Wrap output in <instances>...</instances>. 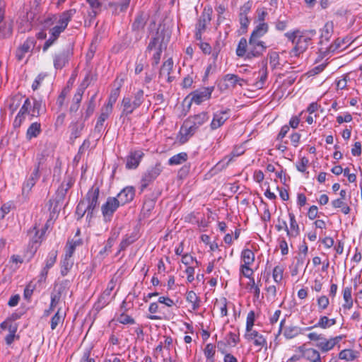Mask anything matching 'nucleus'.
Masks as SVG:
<instances>
[{
  "instance_id": "nucleus-56",
  "label": "nucleus",
  "mask_w": 362,
  "mask_h": 362,
  "mask_svg": "<svg viewBox=\"0 0 362 362\" xmlns=\"http://www.w3.org/2000/svg\"><path fill=\"white\" fill-rule=\"evenodd\" d=\"M18 327L9 326V333L5 337V341L7 345H11L16 339H18L19 337L16 335Z\"/></svg>"
},
{
  "instance_id": "nucleus-57",
  "label": "nucleus",
  "mask_w": 362,
  "mask_h": 362,
  "mask_svg": "<svg viewBox=\"0 0 362 362\" xmlns=\"http://www.w3.org/2000/svg\"><path fill=\"white\" fill-rule=\"evenodd\" d=\"M57 257V251L54 250H51L48 253V255L45 259V267L48 269L52 268L56 262Z\"/></svg>"
},
{
  "instance_id": "nucleus-25",
  "label": "nucleus",
  "mask_w": 362,
  "mask_h": 362,
  "mask_svg": "<svg viewBox=\"0 0 362 362\" xmlns=\"http://www.w3.org/2000/svg\"><path fill=\"white\" fill-rule=\"evenodd\" d=\"M245 337L248 340H253L254 344L257 346L262 347L267 344L266 339L263 335L260 334L256 330L247 332Z\"/></svg>"
},
{
  "instance_id": "nucleus-14",
  "label": "nucleus",
  "mask_w": 362,
  "mask_h": 362,
  "mask_svg": "<svg viewBox=\"0 0 362 362\" xmlns=\"http://www.w3.org/2000/svg\"><path fill=\"white\" fill-rule=\"evenodd\" d=\"M303 358L310 362H322L319 351L313 348H306L305 345L298 347Z\"/></svg>"
},
{
  "instance_id": "nucleus-35",
  "label": "nucleus",
  "mask_w": 362,
  "mask_h": 362,
  "mask_svg": "<svg viewBox=\"0 0 362 362\" xmlns=\"http://www.w3.org/2000/svg\"><path fill=\"white\" fill-rule=\"evenodd\" d=\"M303 331H305L304 328L298 326H289L284 329V335L286 339H293L301 334Z\"/></svg>"
},
{
  "instance_id": "nucleus-38",
  "label": "nucleus",
  "mask_w": 362,
  "mask_h": 362,
  "mask_svg": "<svg viewBox=\"0 0 362 362\" xmlns=\"http://www.w3.org/2000/svg\"><path fill=\"white\" fill-rule=\"evenodd\" d=\"M117 235L115 234L112 235L107 240L105 247L99 252L98 255L101 257H106L111 251Z\"/></svg>"
},
{
  "instance_id": "nucleus-6",
  "label": "nucleus",
  "mask_w": 362,
  "mask_h": 362,
  "mask_svg": "<svg viewBox=\"0 0 362 362\" xmlns=\"http://www.w3.org/2000/svg\"><path fill=\"white\" fill-rule=\"evenodd\" d=\"M120 204L116 197H109L105 203L101 206V212L105 222L112 221L114 213L117 210Z\"/></svg>"
},
{
  "instance_id": "nucleus-5",
  "label": "nucleus",
  "mask_w": 362,
  "mask_h": 362,
  "mask_svg": "<svg viewBox=\"0 0 362 362\" xmlns=\"http://www.w3.org/2000/svg\"><path fill=\"white\" fill-rule=\"evenodd\" d=\"M169 40L170 35L166 34L164 30L158 31L156 33V35L151 39L147 47L146 52L165 49Z\"/></svg>"
},
{
  "instance_id": "nucleus-43",
  "label": "nucleus",
  "mask_w": 362,
  "mask_h": 362,
  "mask_svg": "<svg viewBox=\"0 0 362 362\" xmlns=\"http://www.w3.org/2000/svg\"><path fill=\"white\" fill-rule=\"evenodd\" d=\"M71 128V139H76L79 137L81 134L82 130L84 128V123L83 122H76L75 123H73L70 126Z\"/></svg>"
},
{
  "instance_id": "nucleus-7",
  "label": "nucleus",
  "mask_w": 362,
  "mask_h": 362,
  "mask_svg": "<svg viewBox=\"0 0 362 362\" xmlns=\"http://www.w3.org/2000/svg\"><path fill=\"white\" fill-rule=\"evenodd\" d=\"M163 168L161 164L157 163L154 166L149 168L143 175L141 180V191L143 192L151 182H153L161 173Z\"/></svg>"
},
{
  "instance_id": "nucleus-4",
  "label": "nucleus",
  "mask_w": 362,
  "mask_h": 362,
  "mask_svg": "<svg viewBox=\"0 0 362 362\" xmlns=\"http://www.w3.org/2000/svg\"><path fill=\"white\" fill-rule=\"evenodd\" d=\"M315 34L316 32L314 30L302 32L297 39L296 45L290 52L291 56L298 57L300 54L305 52L310 44L312 37Z\"/></svg>"
},
{
  "instance_id": "nucleus-37",
  "label": "nucleus",
  "mask_w": 362,
  "mask_h": 362,
  "mask_svg": "<svg viewBox=\"0 0 362 362\" xmlns=\"http://www.w3.org/2000/svg\"><path fill=\"white\" fill-rule=\"evenodd\" d=\"M137 240L136 234L126 235L119 243V249L118 253L126 250L130 245Z\"/></svg>"
},
{
  "instance_id": "nucleus-22",
  "label": "nucleus",
  "mask_w": 362,
  "mask_h": 362,
  "mask_svg": "<svg viewBox=\"0 0 362 362\" xmlns=\"http://www.w3.org/2000/svg\"><path fill=\"white\" fill-rule=\"evenodd\" d=\"M135 195V189L133 187H124L118 194L117 200L121 205H124L133 200Z\"/></svg>"
},
{
  "instance_id": "nucleus-62",
  "label": "nucleus",
  "mask_w": 362,
  "mask_h": 362,
  "mask_svg": "<svg viewBox=\"0 0 362 362\" xmlns=\"http://www.w3.org/2000/svg\"><path fill=\"white\" fill-rule=\"evenodd\" d=\"M302 32H300L298 29L294 30L293 31L287 32L284 34V36L288 39V41L291 42L293 45H296L297 39L299 35H300Z\"/></svg>"
},
{
  "instance_id": "nucleus-64",
  "label": "nucleus",
  "mask_w": 362,
  "mask_h": 362,
  "mask_svg": "<svg viewBox=\"0 0 362 362\" xmlns=\"http://www.w3.org/2000/svg\"><path fill=\"white\" fill-rule=\"evenodd\" d=\"M309 160L306 157H303L296 163L297 170L301 173H305L308 165Z\"/></svg>"
},
{
  "instance_id": "nucleus-51",
  "label": "nucleus",
  "mask_w": 362,
  "mask_h": 362,
  "mask_svg": "<svg viewBox=\"0 0 362 362\" xmlns=\"http://www.w3.org/2000/svg\"><path fill=\"white\" fill-rule=\"evenodd\" d=\"M223 81L228 82L226 84V88L232 87L234 88L238 83V76L235 74H228L224 76L223 78Z\"/></svg>"
},
{
  "instance_id": "nucleus-15",
  "label": "nucleus",
  "mask_w": 362,
  "mask_h": 362,
  "mask_svg": "<svg viewBox=\"0 0 362 362\" xmlns=\"http://www.w3.org/2000/svg\"><path fill=\"white\" fill-rule=\"evenodd\" d=\"M36 40L34 37H28L16 50V56L18 61H21L25 54L30 52L35 47Z\"/></svg>"
},
{
  "instance_id": "nucleus-47",
  "label": "nucleus",
  "mask_w": 362,
  "mask_h": 362,
  "mask_svg": "<svg viewBox=\"0 0 362 362\" xmlns=\"http://www.w3.org/2000/svg\"><path fill=\"white\" fill-rule=\"evenodd\" d=\"M47 157L48 156L45 152L37 153L36 156V163L35 165V169H37L38 170H43L46 165Z\"/></svg>"
},
{
  "instance_id": "nucleus-10",
  "label": "nucleus",
  "mask_w": 362,
  "mask_h": 362,
  "mask_svg": "<svg viewBox=\"0 0 362 362\" xmlns=\"http://www.w3.org/2000/svg\"><path fill=\"white\" fill-rule=\"evenodd\" d=\"M348 42L349 40H346V38H337L334 40V43L331 44L329 47H320L319 52L323 57H327L330 54L339 53L346 47V46L344 45Z\"/></svg>"
},
{
  "instance_id": "nucleus-44",
  "label": "nucleus",
  "mask_w": 362,
  "mask_h": 362,
  "mask_svg": "<svg viewBox=\"0 0 362 362\" xmlns=\"http://www.w3.org/2000/svg\"><path fill=\"white\" fill-rule=\"evenodd\" d=\"M90 5L91 11L88 13L90 20L95 18L100 11L101 3L98 0H86Z\"/></svg>"
},
{
  "instance_id": "nucleus-50",
  "label": "nucleus",
  "mask_w": 362,
  "mask_h": 362,
  "mask_svg": "<svg viewBox=\"0 0 362 362\" xmlns=\"http://www.w3.org/2000/svg\"><path fill=\"white\" fill-rule=\"evenodd\" d=\"M111 299L112 297H108L107 296H105L104 293H102L94 305L95 310L98 311L102 310L110 302Z\"/></svg>"
},
{
  "instance_id": "nucleus-61",
  "label": "nucleus",
  "mask_w": 362,
  "mask_h": 362,
  "mask_svg": "<svg viewBox=\"0 0 362 362\" xmlns=\"http://www.w3.org/2000/svg\"><path fill=\"white\" fill-rule=\"evenodd\" d=\"M284 267L282 266L277 265L273 269V279L276 283L281 282L283 279Z\"/></svg>"
},
{
  "instance_id": "nucleus-27",
  "label": "nucleus",
  "mask_w": 362,
  "mask_h": 362,
  "mask_svg": "<svg viewBox=\"0 0 362 362\" xmlns=\"http://www.w3.org/2000/svg\"><path fill=\"white\" fill-rule=\"evenodd\" d=\"M147 16L143 12L138 13L132 25V30L133 31L142 30L147 23Z\"/></svg>"
},
{
  "instance_id": "nucleus-8",
  "label": "nucleus",
  "mask_w": 362,
  "mask_h": 362,
  "mask_svg": "<svg viewBox=\"0 0 362 362\" xmlns=\"http://www.w3.org/2000/svg\"><path fill=\"white\" fill-rule=\"evenodd\" d=\"M99 189L98 187H91L86 194L83 201H86V208L88 209L87 218H92L94 210L98 205Z\"/></svg>"
},
{
  "instance_id": "nucleus-24",
  "label": "nucleus",
  "mask_w": 362,
  "mask_h": 362,
  "mask_svg": "<svg viewBox=\"0 0 362 362\" xmlns=\"http://www.w3.org/2000/svg\"><path fill=\"white\" fill-rule=\"evenodd\" d=\"M74 182V181L71 177H68L66 180L64 181L61 184V185L59 187L57 191V197L58 199V202L64 200L67 192L73 186Z\"/></svg>"
},
{
  "instance_id": "nucleus-49",
  "label": "nucleus",
  "mask_w": 362,
  "mask_h": 362,
  "mask_svg": "<svg viewBox=\"0 0 362 362\" xmlns=\"http://www.w3.org/2000/svg\"><path fill=\"white\" fill-rule=\"evenodd\" d=\"M60 298H61L60 293H52L49 308L45 311V313H44L45 317H47L50 314V313L54 310V308L59 303V302L60 300Z\"/></svg>"
},
{
  "instance_id": "nucleus-48",
  "label": "nucleus",
  "mask_w": 362,
  "mask_h": 362,
  "mask_svg": "<svg viewBox=\"0 0 362 362\" xmlns=\"http://www.w3.org/2000/svg\"><path fill=\"white\" fill-rule=\"evenodd\" d=\"M22 98L23 97L21 95H16L11 98L8 105L11 114H13L18 109L21 105Z\"/></svg>"
},
{
  "instance_id": "nucleus-54",
  "label": "nucleus",
  "mask_w": 362,
  "mask_h": 362,
  "mask_svg": "<svg viewBox=\"0 0 362 362\" xmlns=\"http://www.w3.org/2000/svg\"><path fill=\"white\" fill-rule=\"evenodd\" d=\"M86 213L88 214V209L86 208V201L81 200L76 209V215L78 216V219L82 218Z\"/></svg>"
},
{
  "instance_id": "nucleus-41",
  "label": "nucleus",
  "mask_w": 362,
  "mask_h": 362,
  "mask_svg": "<svg viewBox=\"0 0 362 362\" xmlns=\"http://www.w3.org/2000/svg\"><path fill=\"white\" fill-rule=\"evenodd\" d=\"M188 156L185 152H181L176 155H174L168 160V164L170 165H180L187 160Z\"/></svg>"
},
{
  "instance_id": "nucleus-11",
  "label": "nucleus",
  "mask_w": 362,
  "mask_h": 362,
  "mask_svg": "<svg viewBox=\"0 0 362 362\" xmlns=\"http://www.w3.org/2000/svg\"><path fill=\"white\" fill-rule=\"evenodd\" d=\"M214 89V88L213 86L203 87L192 92L189 95V96L191 97V102L197 105H200L202 103L211 98Z\"/></svg>"
},
{
  "instance_id": "nucleus-60",
  "label": "nucleus",
  "mask_w": 362,
  "mask_h": 362,
  "mask_svg": "<svg viewBox=\"0 0 362 362\" xmlns=\"http://www.w3.org/2000/svg\"><path fill=\"white\" fill-rule=\"evenodd\" d=\"M317 304L318 307V310L322 312L327 308L329 304V300L326 296H320L317 298Z\"/></svg>"
},
{
  "instance_id": "nucleus-30",
  "label": "nucleus",
  "mask_w": 362,
  "mask_h": 362,
  "mask_svg": "<svg viewBox=\"0 0 362 362\" xmlns=\"http://www.w3.org/2000/svg\"><path fill=\"white\" fill-rule=\"evenodd\" d=\"M211 13H209V11L206 12L204 10L198 19V21L196 24V30L204 32L206 28L207 23H209L211 21Z\"/></svg>"
},
{
  "instance_id": "nucleus-1",
  "label": "nucleus",
  "mask_w": 362,
  "mask_h": 362,
  "mask_svg": "<svg viewBox=\"0 0 362 362\" xmlns=\"http://www.w3.org/2000/svg\"><path fill=\"white\" fill-rule=\"evenodd\" d=\"M76 13V10L75 8H71L58 15H50L45 18L42 23L45 28H49L55 23H57V25L49 29V37L43 45V52H46L57 41L61 33L65 30Z\"/></svg>"
},
{
  "instance_id": "nucleus-33",
  "label": "nucleus",
  "mask_w": 362,
  "mask_h": 362,
  "mask_svg": "<svg viewBox=\"0 0 362 362\" xmlns=\"http://www.w3.org/2000/svg\"><path fill=\"white\" fill-rule=\"evenodd\" d=\"M41 132V125L38 122L32 123L28 128L26 132V139L31 140L33 138L37 137Z\"/></svg>"
},
{
  "instance_id": "nucleus-34",
  "label": "nucleus",
  "mask_w": 362,
  "mask_h": 362,
  "mask_svg": "<svg viewBox=\"0 0 362 362\" xmlns=\"http://www.w3.org/2000/svg\"><path fill=\"white\" fill-rule=\"evenodd\" d=\"M186 300L192 304V309L197 310L200 307L201 300L196 293L193 291L187 292Z\"/></svg>"
},
{
  "instance_id": "nucleus-20",
  "label": "nucleus",
  "mask_w": 362,
  "mask_h": 362,
  "mask_svg": "<svg viewBox=\"0 0 362 362\" xmlns=\"http://www.w3.org/2000/svg\"><path fill=\"white\" fill-rule=\"evenodd\" d=\"M337 323L336 318H329L326 315L320 316L318 321L313 326L305 327V330H310L313 328H321L322 329H327L330 328L331 327L335 325Z\"/></svg>"
},
{
  "instance_id": "nucleus-13",
  "label": "nucleus",
  "mask_w": 362,
  "mask_h": 362,
  "mask_svg": "<svg viewBox=\"0 0 362 362\" xmlns=\"http://www.w3.org/2000/svg\"><path fill=\"white\" fill-rule=\"evenodd\" d=\"M230 109H225L218 111L214 114L213 119L210 124L212 130H215L221 127L225 122L230 117Z\"/></svg>"
},
{
  "instance_id": "nucleus-26",
  "label": "nucleus",
  "mask_w": 362,
  "mask_h": 362,
  "mask_svg": "<svg viewBox=\"0 0 362 362\" xmlns=\"http://www.w3.org/2000/svg\"><path fill=\"white\" fill-rule=\"evenodd\" d=\"M268 30L269 25L267 23H258V25L252 32L250 37L255 40H261V37L266 35Z\"/></svg>"
},
{
  "instance_id": "nucleus-39",
  "label": "nucleus",
  "mask_w": 362,
  "mask_h": 362,
  "mask_svg": "<svg viewBox=\"0 0 362 362\" xmlns=\"http://www.w3.org/2000/svg\"><path fill=\"white\" fill-rule=\"evenodd\" d=\"M258 284H255L254 279H250L246 285V288L253 294L254 298L258 300L260 296V288Z\"/></svg>"
},
{
  "instance_id": "nucleus-29",
  "label": "nucleus",
  "mask_w": 362,
  "mask_h": 362,
  "mask_svg": "<svg viewBox=\"0 0 362 362\" xmlns=\"http://www.w3.org/2000/svg\"><path fill=\"white\" fill-rule=\"evenodd\" d=\"M358 356L359 353L357 351H354L350 349L341 350L338 354V358L339 359L346 361H353L355 359L358 358Z\"/></svg>"
},
{
  "instance_id": "nucleus-46",
  "label": "nucleus",
  "mask_w": 362,
  "mask_h": 362,
  "mask_svg": "<svg viewBox=\"0 0 362 362\" xmlns=\"http://www.w3.org/2000/svg\"><path fill=\"white\" fill-rule=\"evenodd\" d=\"M241 259L243 264L251 265L255 261V254L251 250L245 249L242 252Z\"/></svg>"
},
{
  "instance_id": "nucleus-12",
  "label": "nucleus",
  "mask_w": 362,
  "mask_h": 362,
  "mask_svg": "<svg viewBox=\"0 0 362 362\" xmlns=\"http://www.w3.org/2000/svg\"><path fill=\"white\" fill-rule=\"evenodd\" d=\"M144 152L141 150L131 151L126 157V168L128 170H134L138 168L143 157Z\"/></svg>"
},
{
  "instance_id": "nucleus-19",
  "label": "nucleus",
  "mask_w": 362,
  "mask_h": 362,
  "mask_svg": "<svg viewBox=\"0 0 362 362\" xmlns=\"http://www.w3.org/2000/svg\"><path fill=\"white\" fill-rule=\"evenodd\" d=\"M28 235L29 237V240L30 243L32 244V247H37L41 243L45 237V230H40L37 228L36 226L30 228L28 232Z\"/></svg>"
},
{
  "instance_id": "nucleus-53",
  "label": "nucleus",
  "mask_w": 362,
  "mask_h": 362,
  "mask_svg": "<svg viewBox=\"0 0 362 362\" xmlns=\"http://www.w3.org/2000/svg\"><path fill=\"white\" fill-rule=\"evenodd\" d=\"M215 349L216 346L213 344H207L204 350L205 357L211 362L214 361Z\"/></svg>"
},
{
  "instance_id": "nucleus-58",
  "label": "nucleus",
  "mask_w": 362,
  "mask_h": 362,
  "mask_svg": "<svg viewBox=\"0 0 362 362\" xmlns=\"http://www.w3.org/2000/svg\"><path fill=\"white\" fill-rule=\"evenodd\" d=\"M25 107H21L19 112H18L17 115L16 116V117L13 120V125L14 128L20 127L21 125L22 124V123L23 122V121L25 120V116L27 115L26 114H25L23 112V111H25Z\"/></svg>"
},
{
  "instance_id": "nucleus-52",
  "label": "nucleus",
  "mask_w": 362,
  "mask_h": 362,
  "mask_svg": "<svg viewBox=\"0 0 362 362\" xmlns=\"http://www.w3.org/2000/svg\"><path fill=\"white\" fill-rule=\"evenodd\" d=\"M33 107H32V114L31 117H39L40 115V111L42 108V101L41 100H37L36 98H33Z\"/></svg>"
},
{
  "instance_id": "nucleus-40",
  "label": "nucleus",
  "mask_w": 362,
  "mask_h": 362,
  "mask_svg": "<svg viewBox=\"0 0 362 362\" xmlns=\"http://www.w3.org/2000/svg\"><path fill=\"white\" fill-rule=\"evenodd\" d=\"M123 82V79L119 80L118 78L115 80V83L117 84V87L115 89H113L110 95L108 103L107 104L111 105L113 106V105L117 101V99L119 95V90L120 88L122 86V83Z\"/></svg>"
},
{
  "instance_id": "nucleus-63",
  "label": "nucleus",
  "mask_w": 362,
  "mask_h": 362,
  "mask_svg": "<svg viewBox=\"0 0 362 362\" xmlns=\"http://www.w3.org/2000/svg\"><path fill=\"white\" fill-rule=\"evenodd\" d=\"M216 305L219 307L221 315L222 317L228 315L227 310V300L226 298H221L219 301L216 302Z\"/></svg>"
},
{
  "instance_id": "nucleus-55",
  "label": "nucleus",
  "mask_w": 362,
  "mask_h": 362,
  "mask_svg": "<svg viewBox=\"0 0 362 362\" xmlns=\"http://www.w3.org/2000/svg\"><path fill=\"white\" fill-rule=\"evenodd\" d=\"M95 95H93L90 98V99L88 103L86 112L82 115L83 117H84V120L88 119L90 117V116L93 115V113L95 110Z\"/></svg>"
},
{
  "instance_id": "nucleus-23",
  "label": "nucleus",
  "mask_w": 362,
  "mask_h": 362,
  "mask_svg": "<svg viewBox=\"0 0 362 362\" xmlns=\"http://www.w3.org/2000/svg\"><path fill=\"white\" fill-rule=\"evenodd\" d=\"M131 0H119L116 2H110L109 7L112 9V12L115 15H119L121 13H124L127 11Z\"/></svg>"
},
{
  "instance_id": "nucleus-31",
  "label": "nucleus",
  "mask_w": 362,
  "mask_h": 362,
  "mask_svg": "<svg viewBox=\"0 0 362 362\" xmlns=\"http://www.w3.org/2000/svg\"><path fill=\"white\" fill-rule=\"evenodd\" d=\"M66 314L64 313L61 308H58L56 313L52 317L50 320V327L52 330H54L57 327L63 324L65 319Z\"/></svg>"
},
{
  "instance_id": "nucleus-32",
  "label": "nucleus",
  "mask_w": 362,
  "mask_h": 362,
  "mask_svg": "<svg viewBox=\"0 0 362 362\" xmlns=\"http://www.w3.org/2000/svg\"><path fill=\"white\" fill-rule=\"evenodd\" d=\"M316 346L320 349L322 352H327L334 347L332 339H327L324 335L322 336L320 341L316 343Z\"/></svg>"
},
{
  "instance_id": "nucleus-16",
  "label": "nucleus",
  "mask_w": 362,
  "mask_h": 362,
  "mask_svg": "<svg viewBox=\"0 0 362 362\" xmlns=\"http://www.w3.org/2000/svg\"><path fill=\"white\" fill-rule=\"evenodd\" d=\"M244 151L241 148H234L230 154L225 156L222 160L216 163L214 168L216 170L221 171L226 168L228 164L233 160L235 157L242 155Z\"/></svg>"
},
{
  "instance_id": "nucleus-3",
  "label": "nucleus",
  "mask_w": 362,
  "mask_h": 362,
  "mask_svg": "<svg viewBox=\"0 0 362 362\" xmlns=\"http://www.w3.org/2000/svg\"><path fill=\"white\" fill-rule=\"evenodd\" d=\"M144 101V92L142 89L134 91L132 96L124 97L122 101V115L128 116L139 107Z\"/></svg>"
},
{
  "instance_id": "nucleus-9",
  "label": "nucleus",
  "mask_w": 362,
  "mask_h": 362,
  "mask_svg": "<svg viewBox=\"0 0 362 362\" xmlns=\"http://www.w3.org/2000/svg\"><path fill=\"white\" fill-rule=\"evenodd\" d=\"M72 55L73 52L71 47L56 53L53 59L54 67L56 69H62L69 63Z\"/></svg>"
},
{
  "instance_id": "nucleus-59",
  "label": "nucleus",
  "mask_w": 362,
  "mask_h": 362,
  "mask_svg": "<svg viewBox=\"0 0 362 362\" xmlns=\"http://www.w3.org/2000/svg\"><path fill=\"white\" fill-rule=\"evenodd\" d=\"M87 86L83 83L79 86V87L77 88L76 92L73 98V102L74 103L80 104L83 98V95L84 93V91L86 88Z\"/></svg>"
},
{
  "instance_id": "nucleus-28",
  "label": "nucleus",
  "mask_w": 362,
  "mask_h": 362,
  "mask_svg": "<svg viewBox=\"0 0 362 362\" xmlns=\"http://www.w3.org/2000/svg\"><path fill=\"white\" fill-rule=\"evenodd\" d=\"M333 33V23L327 22L325 24L324 27L321 29L320 35V46L322 47L324 41L328 42Z\"/></svg>"
},
{
  "instance_id": "nucleus-17",
  "label": "nucleus",
  "mask_w": 362,
  "mask_h": 362,
  "mask_svg": "<svg viewBox=\"0 0 362 362\" xmlns=\"http://www.w3.org/2000/svg\"><path fill=\"white\" fill-rule=\"evenodd\" d=\"M209 119V113L207 112H202L199 114L189 117L186 121L197 131V129L205 124Z\"/></svg>"
},
{
  "instance_id": "nucleus-36",
  "label": "nucleus",
  "mask_w": 362,
  "mask_h": 362,
  "mask_svg": "<svg viewBox=\"0 0 362 362\" xmlns=\"http://www.w3.org/2000/svg\"><path fill=\"white\" fill-rule=\"evenodd\" d=\"M173 68V61L171 58L168 59L165 62H163L160 70V76H167L168 81H170V74Z\"/></svg>"
},
{
  "instance_id": "nucleus-45",
  "label": "nucleus",
  "mask_w": 362,
  "mask_h": 362,
  "mask_svg": "<svg viewBox=\"0 0 362 362\" xmlns=\"http://www.w3.org/2000/svg\"><path fill=\"white\" fill-rule=\"evenodd\" d=\"M267 76H268V71H267V64H265L262 69H260V70L259 71V81L256 82V84H255V86L258 88H262L267 79Z\"/></svg>"
},
{
  "instance_id": "nucleus-18",
  "label": "nucleus",
  "mask_w": 362,
  "mask_h": 362,
  "mask_svg": "<svg viewBox=\"0 0 362 362\" xmlns=\"http://www.w3.org/2000/svg\"><path fill=\"white\" fill-rule=\"evenodd\" d=\"M288 218L289 226L287 225L286 235L289 238H295L300 235V227L293 213L288 212Z\"/></svg>"
},
{
  "instance_id": "nucleus-21",
  "label": "nucleus",
  "mask_w": 362,
  "mask_h": 362,
  "mask_svg": "<svg viewBox=\"0 0 362 362\" xmlns=\"http://www.w3.org/2000/svg\"><path fill=\"white\" fill-rule=\"evenodd\" d=\"M196 132L197 130L185 120L179 132V141L181 144L186 143Z\"/></svg>"
},
{
  "instance_id": "nucleus-2",
  "label": "nucleus",
  "mask_w": 362,
  "mask_h": 362,
  "mask_svg": "<svg viewBox=\"0 0 362 362\" xmlns=\"http://www.w3.org/2000/svg\"><path fill=\"white\" fill-rule=\"evenodd\" d=\"M267 48V46L262 40H257L250 37L247 41L246 38L242 37L238 42L235 53L239 57L251 60L262 56L266 52Z\"/></svg>"
},
{
  "instance_id": "nucleus-42",
  "label": "nucleus",
  "mask_w": 362,
  "mask_h": 362,
  "mask_svg": "<svg viewBox=\"0 0 362 362\" xmlns=\"http://www.w3.org/2000/svg\"><path fill=\"white\" fill-rule=\"evenodd\" d=\"M73 265V259L64 256L63 259L61 261V274L63 276H66L69 270L72 268Z\"/></svg>"
}]
</instances>
